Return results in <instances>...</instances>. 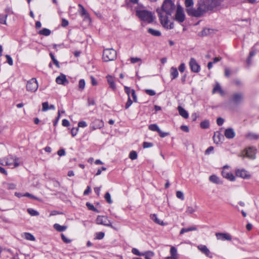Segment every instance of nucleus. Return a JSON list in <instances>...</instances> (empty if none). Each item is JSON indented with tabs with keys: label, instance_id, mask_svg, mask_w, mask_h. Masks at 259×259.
<instances>
[{
	"label": "nucleus",
	"instance_id": "1",
	"mask_svg": "<svg viewBox=\"0 0 259 259\" xmlns=\"http://www.w3.org/2000/svg\"><path fill=\"white\" fill-rule=\"evenodd\" d=\"M175 8V5L171 0H165L161 8H158L156 10L161 25L167 29H171L174 27V23L169 22L168 17L174 12Z\"/></svg>",
	"mask_w": 259,
	"mask_h": 259
},
{
	"label": "nucleus",
	"instance_id": "2",
	"mask_svg": "<svg viewBox=\"0 0 259 259\" xmlns=\"http://www.w3.org/2000/svg\"><path fill=\"white\" fill-rule=\"evenodd\" d=\"M220 4V0H198L194 13L195 17L203 16L207 12L213 11Z\"/></svg>",
	"mask_w": 259,
	"mask_h": 259
},
{
	"label": "nucleus",
	"instance_id": "3",
	"mask_svg": "<svg viewBox=\"0 0 259 259\" xmlns=\"http://www.w3.org/2000/svg\"><path fill=\"white\" fill-rule=\"evenodd\" d=\"M220 4V0H198L194 13L195 17L203 16L207 12L213 11Z\"/></svg>",
	"mask_w": 259,
	"mask_h": 259
},
{
	"label": "nucleus",
	"instance_id": "4",
	"mask_svg": "<svg viewBox=\"0 0 259 259\" xmlns=\"http://www.w3.org/2000/svg\"><path fill=\"white\" fill-rule=\"evenodd\" d=\"M136 15L142 21L151 23L153 21V15L151 12L145 10H137Z\"/></svg>",
	"mask_w": 259,
	"mask_h": 259
},
{
	"label": "nucleus",
	"instance_id": "5",
	"mask_svg": "<svg viewBox=\"0 0 259 259\" xmlns=\"http://www.w3.org/2000/svg\"><path fill=\"white\" fill-rule=\"evenodd\" d=\"M116 56V52L113 49H106L103 51V59L105 62L114 60Z\"/></svg>",
	"mask_w": 259,
	"mask_h": 259
},
{
	"label": "nucleus",
	"instance_id": "6",
	"mask_svg": "<svg viewBox=\"0 0 259 259\" xmlns=\"http://www.w3.org/2000/svg\"><path fill=\"white\" fill-rule=\"evenodd\" d=\"M244 99V95L243 93L235 92L231 95L230 101L234 104L238 105L243 103Z\"/></svg>",
	"mask_w": 259,
	"mask_h": 259
},
{
	"label": "nucleus",
	"instance_id": "7",
	"mask_svg": "<svg viewBox=\"0 0 259 259\" xmlns=\"http://www.w3.org/2000/svg\"><path fill=\"white\" fill-rule=\"evenodd\" d=\"M255 149L251 147L248 148L243 150L238 156L243 158L247 157L250 159H254L255 158Z\"/></svg>",
	"mask_w": 259,
	"mask_h": 259
},
{
	"label": "nucleus",
	"instance_id": "8",
	"mask_svg": "<svg viewBox=\"0 0 259 259\" xmlns=\"http://www.w3.org/2000/svg\"><path fill=\"white\" fill-rule=\"evenodd\" d=\"M18 158H14L12 156H9L6 157L3 163H1L2 165H6L9 166H12V168L16 167L19 165L18 162Z\"/></svg>",
	"mask_w": 259,
	"mask_h": 259
},
{
	"label": "nucleus",
	"instance_id": "9",
	"mask_svg": "<svg viewBox=\"0 0 259 259\" xmlns=\"http://www.w3.org/2000/svg\"><path fill=\"white\" fill-rule=\"evenodd\" d=\"M193 0H185V6L187 13L189 16L195 17L194 13L196 11V8L193 7Z\"/></svg>",
	"mask_w": 259,
	"mask_h": 259
},
{
	"label": "nucleus",
	"instance_id": "10",
	"mask_svg": "<svg viewBox=\"0 0 259 259\" xmlns=\"http://www.w3.org/2000/svg\"><path fill=\"white\" fill-rule=\"evenodd\" d=\"M38 87V83L36 78H32L27 82L26 90L29 92H35L37 90Z\"/></svg>",
	"mask_w": 259,
	"mask_h": 259
},
{
	"label": "nucleus",
	"instance_id": "11",
	"mask_svg": "<svg viewBox=\"0 0 259 259\" xmlns=\"http://www.w3.org/2000/svg\"><path fill=\"white\" fill-rule=\"evenodd\" d=\"M185 19V16L182 8L178 6L175 15V19L179 22H183Z\"/></svg>",
	"mask_w": 259,
	"mask_h": 259
},
{
	"label": "nucleus",
	"instance_id": "12",
	"mask_svg": "<svg viewBox=\"0 0 259 259\" xmlns=\"http://www.w3.org/2000/svg\"><path fill=\"white\" fill-rule=\"evenodd\" d=\"M96 223L99 225H102L104 226L113 228L110 222L108 220L107 218L104 216H98L96 219Z\"/></svg>",
	"mask_w": 259,
	"mask_h": 259
},
{
	"label": "nucleus",
	"instance_id": "13",
	"mask_svg": "<svg viewBox=\"0 0 259 259\" xmlns=\"http://www.w3.org/2000/svg\"><path fill=\"white\" fill-rule=\"evenodd\" d=\"M189 64L192 72L197 73L200 71V66L194 58L190 59Z\"/></svg>",
	"mask_w": 259,
	"mask_h": 259
},
{
	"label": "nucleus",
	"instance_id": "14",
	"mask_svg": "<svg viewBox=\"0 0 259 259\" xmlns=\"http://www.w3.org/2000/svg\"><path fill=\"white\" fill-rule=\"evenodd\" d=\"M215 236L218 240L222 241H231L232 240L231 235L227 233H216Z\"/></svg>",
	"mask_w": 259,
	"mask_h": 259
},
{
	"label": "nucleus",
	"instance_id": "15",
	"mask_svg": "<svg viewBox=\"0 0 259 259\" xmlns=\"http://www.w3.org/2000/svg\"><path fill=\"white\" fill-rule=\"evenodd\" d=\"M235 173L236 176L243 179H249L250 177L249 173L244 169H236Z\"/></svg>",
	"mask_w": 259,
	"mask_h": 259
},
{
	"label": "nucleus",
	"instance_id": "16",
	"mask_svg": "<svg viewBox=\"0 0 259 259\" xmlns=\"http://www.w3.org/2000/svg\"><path fill=\"white\" fill-rule=\"evenodd\" d=\"M56 81L59 84L65 85L66 83H68L66 76L63 74H61L58 76L56 79Z\"/></svg>",
	"mask_w": 259,
	"mask_h": 259
},
{
	"label": "nucleus",
	"instance_id": "17",
	"mask_svg": "<svg viewBox=\"0 0 259 259\" xmlns=\"http://www.w3.org/2000/svg\"><path fill=\"white\" fill-rule=\"evenodd\" d=\"M224 134L227 139H233L235 136V132L232 128L226 129Z\"/></svg>",
	"mask_w": 259,
	"mask_h": 259
},
{
	"label": "nucleus",
	"instance_id": "18",
	"mask_svg": "<svg viewBox=\"0 0 259 259\" xmlns=\"http://www.w3.org/2000/svg\"><path fill=\"white\" fill-rule=\"evenodd\" d=\"M212 93L213 94L219 93L221 96H224L225 94V91L222 89L220 84L218 82L215 83Z\"/></svg>",
	"mask_w": 259,
	"mask_h": 259
},
{
	"label": "nucleus",
	"instance_id": "19",
	"mask_svg": "<svg viewBox=\"0 0 259 259\" xmlns=\"http://www.w3.org/2000/svg\"><path fill=\"white\" fill-rule=\"evenodd\" d=\"M222 174L224 178H225L231 181H233L235 179V178L232 173L229 172L225 170H223Z\"/></svg>",
	"mask_w": 259,
	"mask_h": 259
},
{
	"label": "nucleus",
	"instance_id": "20",
	"mask_svg": "<svg viewBox=\"0 0 259 259\" xmlns=\"http://www.w3.org/2000/svg\"><path fill=\"white\" fill-rule=\"evenodd\" d=\"M179 75V72L177 68L171 67L170 69V76L171 80L176 79Z\"/></svg>",
	"mask_w": 259,
	"mask_h": 259
},
{
	"label": "nucleus",
	"instance_id": "21",
	"mask_svg": "<svg viewBox=\"0 0 259 259\" xmlns=\"http://www.w3.org/2000/svg\"><path fill=\"white\" fill-rule=\"evenodd\" d=\"M198 249L200 250L202 253L205 254L206 256H209V254L210 253V251L209 249L207 248L206 246L204 245H200L198 246Z\"/></svg>",
	"mask_w": 259,
	"mask_h": 259
},
{
	"label": "nucleus",
	"instance_id": "22",
	"mask_svg": "<svg viewBox=\"0 0 259 259\" xmlns=\"http://www.w3.org/2000/svg\"><path fill=\"white\" fill-rule=\"evenodd\" d=\"M178 109L179 112V114L181 116H182L184 118H187L189 116V114L188 112L185 110L182 107L178 106Z\"/></svg>",
	"mask_w": 259,
	"mask_h": 259
},
{
	"label": "nucleus",
	"instance_id": "23",
	"mask_svg": "<svg viewBox=\"0 0 259 259\" xmlns=\"http://www.w3.org/2000/svg\"><path fill=\"white\" fill-rule=\"evenodd\" d=\"M196 230H197V228L195 226H191L187 228H182L180 231V234H183L185 233H186V232H188L189 231H196Z\"/></svg>",
	"mask_w": 259,
	"mask_h": 259
},
{
	"label": "nucleus",
	"instance_id": "24",
	"mask_svg": "<svg viewBox=\"0 0 259 259\" xmlns=\"http://www.w3.org/2000/svg\"><path fill=\"white\" fill-rule=\"evenodd\" d=\"M107 81L109 83L110 87L113 90H115L116 89V85L114 81L113 78L111 76H107Z\"/></svg>",
	"mask_w": 259,
	"mask_h": 259
},
{
	"label": "nucleus",
	"instance_id": "25",
	"mask_svg": "<svg viewBox=\"0 0 259 259\" xmlns=\"http://www.w3.org/2000/svg\"><path fill=\"white\" fill-rule=\"evenodd\" d=\"M256 54V51L252 48V50L250 51L249 53V55L248 58L246 60V63L248 65H250L251 64L252 62V58Z\"/></svg>",
	"mask_w": 259,
	"mask_h": 259
},
{
	"label": "nucleus",
	"instance_id": "26",
	"mask_svg": "<svg viewBox=\"0 0 259 259\" xmlns=\"http://www.w3.org/2000/svg\"><path fill=\"white\" fill-rule=\"evenodd\" d=\"M245 137L250 140H257L259 139V135L253 133H249L246 135Z\"/></svg>",
	"mask_w": 259,
	"mask_h": 259
},
{
	"label": "nucleus",
	"instance_id": "27",
	"mask_svg": "<svg viewBox=\"0 0 259 259\" xmlns=\"http://www.w3.org/2000/svg\"><path fill=\"white\" fill-rule=\"evenodd\" d=\"M54 228L58 232H63L66 230L67 226H61L59 224H55L53 225Z\"/></svg>",
	"mask_w": 259,
	"mask_h": 259
},
{
	"label": "nucleus",
	"instance_id": "28",
	"mask_svg": "<svg viewBox=\"0 0 259 259\" xmlns=\"http://www.w3.org/2000/svg\"><path fill=\"white\" fill-rule=\"evenodd\" d=\"M150 219L153 220L155 223L161 225H164V223L163 221L159 220L156 214H152L150 215Z\"/></svg>",
	"mask_w": 259,
	"mask_h": 259
},
{
	"label": "nucleus",
	"instance_id": "29",
	"mask_svg": "<svg viewBox=\"0 0 259 259\" xmlns=\"http://www.w3.org/2000/svg\"><path fill=\"white\" fill-rule=\"evenodd\" d=\"M170 256L174 259H178L177 249L175 247L172 246L170 249Z\"/></svg>",
	"mask_w": 259,
	"mask_h": 259
},
{
	"label": "nucleus",
	"instance_id": "30",
	"mask_svg": "<svg viewBox=\"0 0 259 259\" xmlns=\"http://www.w3.org/2000/svg\"><path fill=\"white\" fill-rule=\"evenodd\" d=\"M142 256H144L145 259H152L154 256V253L151 251H148L142 253Z\"/></svg>",
	"mask_w": 259,
	"mask_h": 259
},
{
	"label": "nucleus",
	"instance_id": "31",
	"mask_svg": "<svg viewBox=\"0 0 259 259\" xmlns=\"http://www.w3.org/2000/svg\"><path fill=\"white\" fill-rule=\"evenodd\" d=\"M209 180L210 182L215 184H220L222 183L220 180V179L215 175H212L210 176Z\"/></svg>",
	"mask_w": 259,
	"mask_h": 259
},
{
	"label": "nucleus",
	"instance_id": "32",
	"mask_svg": "<svg viewBox=\"0 0 259 259\" xmlns=\"http://www.w3.org/2000/svg\"><path fill=\"white\" fill-rule=\"evenodd\" d=\"M148 32L151 35L155 36H159L161 34L159 31L153 29L152 28H149L148 29Z\"/></svg>",
	"mask_w": 259,
	"mask_h": 259
},
{
	"label": "nucleus",
	"instance_id": "33",
	"mask_svg": "<svg viewBox=\"0 0 259 259\" xmlns=\"http://www.w3.org/2000/svg\"><path fill=\"white\" fill-rule=\"evenodd\" d=\"M51 33V31L50 29L47 28H43L42 29L39 30L38 33L40 35H42L44 36H49Z\"/></svg>",
	"mask_w": 259,
	"mask_h": 259
},
{
	"label": "nucleus",
	"instance_id": "34",
	"mask_svg": "<svg viewBox=\"0 0 259 259\" xmlns=\"http://www.w3.org/2000/svg\"><path fill=\"white\" fill-rule=\"evenodd\" d=\"M23 236L27 240L34 241L35 239L34 236L29 233H24Z\"/></svg>",
	"mask_w": 259,
	"mask_h": 259
},
{
	"label": "nucleus",
	"instance_id": "35",
	"mask_svg": "<svg viewBox=\"0 0 259 259\" xmlns=\"http://www.w3.org/2000/svg\"><path fill=\"white\" fill-rule=\"evenodd\" d=\"M200 127L201 128L206 129V128H207L209 127V122L208 120H205L200 123Z\"/></svg>",
	"mask_w": 259,
	"mask_h": 259
},
{
	"label": "nucleus",
	"instance_id": "36",
	"mask_svg": "<svg viewBox=\"0 0 259 259\" xmlns=\"http://www.w3.org/2000/svg\"><path fill=\"white\" fill-rule=\"evenodd\" d=\"M27 211L31 216H37L39 215V212L32 208H28Z\"/></svg>",
	"mask_w": 259,
	"mask_h": 259
},
{
	"label": "nucleus",
	"instance_id": "37",
	"mask_svg": "<svg viewBox=\"0 0 259 259\" xmlns=\"http://www.w3.org/2000/svg\"><path fill=\"white\" fill-rule=\"evenodd\" d=\"M8 15H0V23L5 25H7V19Z\"/></svg>",
	"mask_w": 259,
	"mask_h": 259
},
{
	"label": "nucleus",
	"instance_id": "38",
	"mask_svg": "<svg viewBox=\"0 0 259 259\" xmlns=\"http://www.w3.org/2000/svg\"><path fill=\"white\" fill-rule=\"evenodd\" d=\"M149 129L152 131L158 132L160 128L158 125L156 124H152L149 125Z\"/></svg>",
	"mask_w": 259,
	"mask_h": 259
},
{
	"label": "nucleus",
	"instance_id": "39",
	"mask_svg": "<svg viewBox=\"0 0 259 259\" xmlns=\"http://www.w3.org/2000/svg\"><path fill=\"white\" fill-rule=\"evenodd\" d=\"M85 85V81L83 79H81L79 81L78 87L80 90H83L84 89Z\"/></svg>",
	"mask_w": 259,
	"mask_h": 259
},
{
	"label": "nucleus",
	"instance_id": "40",
	"mask_svg": "<svg viewBox=\"0 0 259 259\" xmlns=\"http://www.w3.org/2000/svg\"><path fill=\"white\" fill-rule=\"evenodd\" d=\"M86 205H87V207L89 209L91 210L94 211H95V212H99L98 209L97 208H96L94 207V206L93 204H91L90 203L87 202L86 203Z\"/></svg>",
	"mask_w": 259,
	"mask_h": 259
},
{
	"label": "nucleus",
	"instance_id": "41",
	"mask_svg": "<svg viewBox=\"0 0 259 259\" xmlns=\"http://www.w3.org/2000/svg\"><path fill=\"white\" fill-rule=\"evenodd\" d=\"M137 157H138L137 153L136 151H132L130 152V155H129V157L132 160L136 159L137 158Z\"/></svg>",
	"mask_w": 259,
	"mask_h": 259
},
{
	"label": "nucleus",
	"instance_id": "42",
	"mask_svg": "<svg viewBox=\"0 0 259 259\" xmlns=\"http://www.w3.org/2000/svg\"><path fill=\"white\" fill-rule=\"evenodd\" d=\"M104 236H105L104 233L102 232H98L96 234L95 239L100 240V239H103L104 238Z\"/></svg>",
	"mask_w": 259,
	"mask_h": 259
},
{
	"label": "nucleus",
	"instance_id": "43",
	"mask_svg": "<svg viewBox=\"0 0 259 259\" xmlns=\"http://www.w3.org/2000/svg\"><path fill=\"white\" fill-rule=\"evenodd\" d=\"M176 196L177 198L180 199L181 200H184V195L183 192L181 191H178L176 192Z\"/></svg>",
	"mask_w": 259,
	"mask_h": 259
},
{
	"label": "nucleus",
	"instance_id": "44",
	"mask_svg": "<svg viewBox=\"0 0 259 259\" xmlns=\"http://www.w3.org/2000/svg\"><path fill=\"white\" fill-rule=\"evenodd\" d=\"M105 199L106 200V201L109 203L111 204L112 202V201L111 198L110 194L109 192H107L105 195Z\"/></svg>",
	"mask_w": 259,
	"mask_h": 259
},
{
	"label": "nucleus",
	"instance_id": "45",
	"mask_svg": "<svg viewBox=\"0 0 259 259\" xmlns=\"http://www.w3.org/2000/svg\"><path fill=\"white\" fill-rule=\"evenodd\" d=\"M50 56L53 63L56 65V66L57 67H59V62L56 59L54 55L52 53H50Z\"/></svg>",
	"mask_w": 259,
	"mask_h": 259
},
{
	"label": "nucleus",
	"instance_id": "46",
	"mask_svg": "<svg viewBox=\"0 0 259 259\" xmlns=\"http://www.w3.org/2000/svg\"><path fill=\"white\" fill-rule=\"evenodd\" d=\"M42 111L44 112V111H46L49 110V105L48 102H46L42 103Z\"/></svg>",
	"mask_w": 259,
	"mask_h": 259
},
{
	"label": "nucleus",
	"instance_id": "47",
	"mask_svg": "<svg viewBox=\"0 0 259 259\" xmlns=\"http://www.w3.org/2000/svg\"><path fill=\"white\" fill-rule=\"evenodd\" d=\"M133 90L131 89L129 87H127L126 86L124 87V91L126 93V94L127 95L128 98H129V97H131V93H132Z\"/></svg>",
	"mask_w": 259,
	"mask_h": 259
},
{
	"label": "nucleus",
	"instance_id": "48",
	"mask_svg": "<svg viewBox=\"0 0 259 259\" xmlns=\"http://www.w3.org/2000/svg\"><path fill=\"white\" fill-rule=\"evenodd\" d=\"M24 196L25 197H29L30 198H31V199H35V200H37L38 201H40V199H39L38 198L35 197V196L29 193H26L24 194Z\"/></svg>",
	"mask_w": 259,
	"mask_h": 259
},
{
	"label": "nucleus",
	"instance_id": "49",
	"mask_svg": "<svg viewBox=\"0 0 259 259\" xmlns=\"http://www.w3.org/2000/svg\"><path fill=\"white\" fill-rule=\"evenodd\" d=\"M6 58L7 59V61L8 63L10 65H11V66L13 65V59L11 58V57L10 55H6Z\"/></svg>",
	"mask_w": 259,
	"mask_h": 259
},
{
	"label": "nucleus",
	"instance_id": "50",
	"mask_svg": "<svg viewBox=\"0 0 259 259\" xmlns=\"http://www.w3.org/2000/svg\"><path fill=\"white\" fill-rule=\"evenodd\" d=\"M145 93L151 96H154L156 94L154 90H150V89H147L145 90Z\"/></svg>",
	"mask_w": 259,
	"mask_h": 259
},
{
	"label": "nucleus",
	"instance_id": "51",
	"mask_svg": "<svg viewBox=\"0 0 259 259\" xmlns=\"http://www.w3.org/2000/svg\"><path fill=\"white\" fill-rule=\"evenodd\" d=\"M132 252L137 255L142 256V253H141L137 248H134L132 250Z\"/></svg>",
	"mask_w": 259,
	"mask_h": 259
},
{
	"label": "nucleus",
	"instance_id": "52",
	"mask_svg": "<svg viewBox=\"0 0 259 259\" xmlns=\"http://www.w3.org/2000/svg\"><path fill=\"white\" fill-rule=\"evenodd\" d=\"M133 101H132L131 97L128 98V100L125 104V108L126 109H128L132 104Z\"/></svg>",
	"mask_w": 259,
	"mask_h": 259
},
{
	"label": "nucleus",
	"instance_id": "53",
	"mask_svg": "<svg viewBox=\"0 0 259 259\" xmlns=\"http://www.w3.org/2000/svg\"><path fill=\"white\" fill-rule=\"evenodd\" d=\"M153 145L152 143L144 142L143 144L144 148H148L152 147Z\"/></svg>",
	"mask_w": 259,
	"mask_h": 259
},
{
	"label": "nucleus",
	"instance_id": "54",
	"mask_svg": "<svg viewBox=\"0 0 259 259\" xmlns=\"http://www.w3.org/2000/svg\"><path fill=\"white\" fill-rule=\"evenodd\" d=\"M61 236V238L64 242H65L66 243H69L71 242V240L70 239L66 238L63 234H62Z\"/></svg>",
	"mask_w": 259,
	"mask_h": 259
},
{
	"label": "nucleus",
	"instance_id": "55",
	"mask_svg": "<svg viewBox=\"0 0 259 259\" xmlns=\"http://www.w3.org/2000/svg\"><path fill=\"white\" fill-rule=\"evenodd\" d=\"M185 64L184 63H181L179 67V70L180 71V72L181 73L184 72V71L185 70Z\"/></svg>",
	"mask_w": 259,
	"mask_h": 259
},
{
	"label": "nucleus",
	"instance_id": "56",
	"mask_svg": "<svg viewBox=\"0 0 259 259\" xmlns=\"http://www.w3.org/2000/svg\"><path fill=\"white\" fill-rule=\"evenodd\" d=\"M7 187L8 189L13 190L16 188V185L14 183H8L7 184Z\"/></svg>",
	"mask_w": 259,
	"mask_h": 259
},
{
	"label": "nucleus",
	"instance_id": "57",
	"mask_svg": "<svg viewBox=\"0 0 259 259\" xmlns=\"http://www.w3.org/2000/svg\"><path fill=\"white\" fill-rule=\"evenodd\" d=\"M195 209L192 207V206H188L187 208L186 212L189 214L193 213L194 212H195Z\"/></svg>",
	"mask_w": 259,
	"mask_h": 259
},
{
	"label": "nucleus",
	"instance_id": "58",
	"mask_svg": "<svg viewBox=\"0 0 259 259\" xmlns=\"http://www.w3.org/2000/svg\"><path fill=\"white\" fill-rule=\"evenodd\" d=\"M87 126V123L84 121H81L78 123V127H85Z\"/></svg>",
	"mask_w": 259,
	"mask_h": 259
},
{
	"label": "nucleus",
	"instance_id": "59",
	"mask_svg": "<svg viewBox=\"0 0 259 259\" xmlns=\"http://www.w3.org/2000/svg\"><path fill=\"white\" fill-rule=\"evenodd\" d=\"M78 127L72 128L71 131V133L72 136L73 137L75 136L78 133Z\"/></svg>",
	"mask_w": 259,
	"mask_h": 259
},
{
	"label": "nucleus",
	"instance_id": "60",
	"mask_svg": "<svg viewBox=\"0 0 259 259\" xmlns=\"http://www.w3.org/2000/svg\"><path fill=\"white\" fill-rule=\"evenodd\" d=\"M158 134H159V136L161 137V138H164L167 136H168L169 135V134L168 133H165V132H163L162 131H161L160 130H159V131L158 132Z\"/></svg>",
	"mask_w": 259,
	"mask_h": 259
},
{
	"label": "nucleus",
	"instance_id": "61",
	"mask_svg": "<svg viewBox=\"0 0 259 259\" xmlns=\"http://www.w3.org/2000/svg\"><path fill=\"white\" fill-rule=\"evenodd\" d=\"M131 61L132 63H136L139 61H141V59L137 57H132L131 58Z\"/></svg>",
	"mask_w": 259,
	"mask_h": 259
},
{
	"label": "nucleus",
	"instance_id": "62",
	"mask_svg": "<svg viewBox=\"0 0 259 259\" xmlns=\"http://www.w3.org/2000/svg\"><path fill=\"white\" fill-rule=\"evenodd\" d=\"M131 96L132 97L134 102H137V96L136 95L135 91L133 90L132 93H131Z\"/></svg>",
	"mask_w": 259,
	"mask_h": 259
},
{
	"label": "nucleus",
	"instance_id": "63",
	"mask_svg": "<svg viewBox=\"0 0 259 259\" xmlns=\"http://www.w3.org/2000/svg\"><path fill=\"white\" fill-rule=\"evenodd\" d=\"M224 122V120L223 118L221 117H219L217 120V123L218 125H222Z\"/></svg>",
	"mask_w": 259,
	"mask_h": 259
},
{
	"label": "nucleus",
	"instance_id": "64",
	"mask_svg": "<svg viewBox=\"0 0 259 259\" xmlns=\"http://www.w3.org/2000/svg\"><path fill=\"white\" fill-rule=\"evenodd\" d=\"M70 125L69 121L67 119H63L62 120V125L65 127H68Z\"/></svg>",
	"mask_w": 259,
	"mask_h": 259
}]
</instances>
